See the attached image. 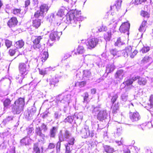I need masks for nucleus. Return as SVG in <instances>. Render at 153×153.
Returning <instances> with one entry per match:
<instances>
[{
    "label": "nucleus",
    "mask_w": 153,
    "mask_h": 153,
    "mask_svg": "<svg viewBox=\"0 0 153 153\" xmlns=\"http://www.w3.org/2000/svg\"><path fill=\"white\" fill-rule=\"evenodd\" d=\"M25 98L19 97L14 102L12 110L14 114H19L24 109L25 104Z\"/></svg>",
    "instance_id": "1"
},
{
    "label": "nucleus",
    "mask_w": 153,
    "mask_h": 153,
    "mask_svg": "<svg viewBox=\"0 0 153 153\" xmlns=\"http://www.w3.org/2000/svg\"><path fill=\"white\" fill-rule=\"evenodd\" d=\"M70 20H74V21H81L82 17L80 12L77 10H72L70 12L69 15Z\"/></svg>",
    "instance_id": "2"
},
{
    "label": "nucleus",
    "mask_w": 153,
    "mask_h": 153,
    "mask_svg": "<svg viewBox=\"0 0 153 153\" xmlns=\"http://www.w3.org/2000/svg\"><path fill=\"white\" fill-rule=\"evenodd\" d=\"M99 39L95 37L88 39L85 44L88 49H91L94 48L98 44Z\"/></svg>",
    "instance_id": "3"
},
{
    "label": "nucleus",
    "mask_w": 153,
    "mask_h": 153,
    "mask_svg": "<svg viewBox=\"0 0 153 153\" xmlns=\"http://www.w3.org/2000/svg\"><path fill=\"white\" fill-rule=\"evenodd\" d=\"M19 76L21 77L22 80L25 77V75L28 73L26 64L24 63H20L19 65Z\"/></svg>",
    "instance_id": "4"
},
{
    "label": "nucleus",
    "mask_w": 153,
    "mask_h": 153,
    "mask_svg": "<svg viewBox=\"0 0 153 153\" xmlns=\"http://www.w3.org/2000/svg\"><path fill=\"white\" fill-rule=\"evenodd\" d=\"M138 52L137 50L133 51L132 47L131 46H128L126 47L124 51V55L125 57H126L129 55L130 57L133 58L137 54Z\"/></svg>",
    "instance_id": "5"
},
{
    "label": "nucleus",
    "mask_w": 153,
    "mask_h": 153,
    "mask_svg": "<svg viewBox=\"0 0 153 153\" xmlns=\"http://www.w3.org/2000/svg\"><path fill=\"white\" fill-rule=\"evenodd\" d=\"M80 134L82 138H86L88 137H92L93 136V134L90 133L88 127L82 128L80 131Z\"/></svg>",
    "instance_id": "6"
},
{
    "label": "nucleus",
    "mask_w": 153,
    "mask_h": 153,
    "mask_svg": "<svg viewBox=\"0 0 153 153\" xmlns=\"http://www.w3.org/2000/svg\"><path fill=\"white\" fill-rule=\"evenodd\" d=\"M18 21L17 18L15 16L11 17L7 22V25L10 28L15 27L18 25Z\"/></svg>",
    "instance_id": "7"
},
{
    "label": "nucleus",
    "mask_w": 153,
    "mask_h": 153,
    "mask_svg": "<svg viewBox=\"0 0 153 153\" xmlns=\"http://www.w3.org/2000/svg\"><path fill=\"white\" fill-rule=\"evenodd\" d=\"M130 25L128 22L123 23L120 27L119 30L121 32L125 33L128 31Z\"/></svg>",
    "instance_id": "8"
},
{
    "label": "nucleus",
    "mask_w": 153,
    "mask_h": 153,
    "mask_svg": "<svg viewBox=\"0 0 153 153\" xmlns=\"http://www.w3.org/2000/svg\"><path fill=\"white\" fill-rule=\"evenodd\" d=\"M42 39L41 36H37L33 41V48L35 49L39 48L41 47L39 44L41 40Z\"/></svg>",
    "instance_id": "9"
},
{
    "label": "nucleus",
    "mask_w": 153,
    "mask_h": 153,
    "mask_svg": "<svg viewBox=\"0 0 153 153\" xmlns=\"http://www.w3.org/2000/svg\"><path fill=\"white\" fill-rule=\"evenodd\" d=\"M129 117L133 122L137 121L140 119V116L138 112H130Z\"/></svg>",
    "instance_id": "10"
},
{
    "label": "nucleus",
    "mask_w": 153,
    "mask_h": 153,
    "mask_svg": "<svg viewBox=\"0 0 153 153\" xmlns=\"http://www.w3.org/2000/svg\"><path fill=\"white\" fill-rule=\"evenodd\" d=\"M39 10L44 15L47 13L49 10V7L48 5L46 4H41L39 7Z\"/></svg>",
    "instance_id": "11"
},
{
    "label": "nucleus",
    "mask_w": 153,
    "mask_h": 153,
    "mask_svg": "<svg viewBox=\"0 0 153 153\" xmlns=\"http://www.w3.org/2000/svg\"><path fill=\"white\" fill-rule=\"evenodd\" d=\"M41 20L40 19H36L33 20L32 26L35 29H38L41 25Z\"/></svg>",
    "instance_id": "12"
},
{
    "label": "nucleus",
    "mask_w": 153,
    "mask_h": 153,
    "mask_svg": "<svg viewBox=\"0 0 153 153\" xmlns=\"http://www.w3.org/2000/svg\"><path fill=\"white\" fill-rule=\"evenodd\" d=\"M33 152L34 153H43V148L42 147L41 148L42 150L41 152L40 149L39 147L38 143H35L33 144Z\"/></svg>",
    "instance_id": "13"
},
{
    "label": "nucleus",
    "mask_w": 153,
    "mask_h": 153,
    "mask_svg": "<svg viewBox=\"0 0 153 153\" xmlns=\"http://www.w3.org/2000/svg\"><path fill=\"white\" fill-rule=\"evenodd\" d=\"M140 16L143 18V19H148L150 17V14L149 12L142 10L140 13Z\"/></svg>",
    "instance_id": "14"
},
{
    "label": "nucleus",
    "mask_w": 153,
    "mask_h": 153,
    "mask_svg": "<svg viewBox=\"0 0 153 153\" xmlns=\"http://www.w3.org/2000/svg\"><path fill=\"white\" fill-rule=\"evenodd\" d=\"M83 78L86 80H89V78L91 76V72L87 70L83 71Z\"/></svg>",
    "instance_id": "15"
},
{
    "label": "nucleus",
    "mask_w": 153,
    "mask_h": 153,
    "mask_svg": "<svg viewBox=\"0 0 153 153\" xmlns=\"http://www.w3.org/2000/svg\"><path fill=\"white\" fill-rule=\"evenodd\" d=\"M48 53L47 51H44L40 54V57L42 62H45L48 57Z\"/></svg>",
    "instance_id": "16"
},
{
    "label": "nucleus",
    "mask_w": 153,
    "mask_h": 153,
    "mask_svg": "<svg viewBox=\"0 0 153 153\" xmlns=\"http://www.w3.org/2000/svg\"><path fill=\"white\" fill-rule=\"evenodd\" d=\"M123 71L122 69L118 70L114 74V76L116 79H121L123 78Z\"/></svg>",
    "instance_id": "17"
},
{
    "label": "nucleus",
    "mask_w": 153,
    "mask_h": 153,
    "mask_svg": "<svg viewBox=\"0 0 153 153\" xmlns=\"http://www.w3.org/2000/svg\"><path fill=\"white\" fill-rule=\"evenodd\" d=\"M115 68V66L114 64H108L106 67V71L107 74L114 71Z\"/></svg>",
    "instance_id": "18"
},
{
    "label": "nucleus",
    "mask_w": 153,
    "mask_h": 153,
    "mask_svg": "<svg viewBox=\"0 0 153 153\" xmlns=\"http://www.w3.org/2000/svg\"><path fill=\"white\" fill-rule=\"evenodd\" d=\"M57 128L55 126L53 127L50 130V136L51 137L55 138V137Z\"/></svg>",
    "instance_id": "19"
},
{
    "label": "nucleus",
    "mask_w": 153,
    "mask_h": 153,
    "mask_svg": "<svg viewBox=\"0 0 153 153\" xmlns=\"http://www.w3.org/2000/svg\"><path fill=\"white\" fill-rule=\"evenodd\" d=\"M104 150L107 153H113L115 152L114 149L107 145L103 146Z\"/></svg>",
    "instance_id": "20"
},
{
    "label": "nucleus",
    "mask_w": 153,
    "mask_h": 153,
    "mask_svg": "<svg viewBox=\"0 0 153 153\" xmlns=\"http://www.w3.org/2000/svg\"><path fill=\"white\" fill-rule=\"evenodd\" d=\"M12 100L10 99L6 98L3 101V105L4 108H8L11 104Z\"/></svg>",
    "instance_id": "21"
},
{
    "label": "nucleus",
    "mask_w": 153,
    "mask_h": 153,
    "mask_svg": "<svg viewBox=\"0 0 153 153\" xmlns=\"http://www.w3.org/2000/svg\"><path fill=\"white\" fill-rule=\"evenodd\" d=\"M31 141V139L29 137H25L22 139L20 142L23 145H26L30 144Z\"/></svg>",
    "instance_id": "22"
},
{
    "label": "nucleus",
    "mask_w": 153,
    "mask_h": 153,
    "mask_svg": "<svg viewBox=\"0 0 153 153\" xmlns=\"http://www.w3.org/2000/svg\"><path fill=\"white\" fill-rule=\"evenodd\" d=\"M112 31L110 30L104 34V39L106 41H109L111 37Z\"/></svg>",
    "instance_id": "23"
},
{
    "label": "nucleus",
    "mask_w": 153,
    "mask_h": 153,
    "mask_svg": "<svg viewBox=\"0 0 153 153\" xmlns=\"http://www.w3.org/2000/svg\"><path fill=\"white\" fill-rule=\"evenodd\" d=\"M112 109V113L113 114H116L117 113V111L119 109V105L118 103L114 104L112 106L111 108Z\"/></svg>",
    "instance_id": "24"
},
{
    "label": "nucleus",
    "mask_w": 153,
    "mask_h": 153,
    "mask_svg": "<svg viewBox=\"0 0 153 153\" xmlns=\"http://www.w3.org/2000/svg\"><path fill=\"white\" fill-rule=\"evenodd\" d=\"M24 42L22 39L19 40L16 42V48H21L24 46Z\"/></svg>",
    "instance_id": "25"
},
{
    "label": "nucleus",
    "mask_w": 153,
    "mask_h": 153,
    "mask_svg": "<svg viewBox=\"0 0 153 153\" xmlns=\"http://www.w3.org/2000/svg\"><path fill=\"white\" fill-rule=\"evenodd\" d=\"M147 82L146 79L144 77H141L138 80L137 83L140 85H146Z\"/></svg>",
    "instance_id": "26"
},
{
    "label": "nucleus",
    "mask_w": 153,
    "mask_h": 153,
    "mask_svg": "<svg viewBox=\"0 0 153 153\" xmlns=\"http://www.w3.org/2000/svg\"><path fill=\"white\" fill-rule=\"evenodd\" d=\"M151 58L149 56L146 55L141 61L142 64H146L149 62L151 60Z\"/></svg>",
    "instance_id": "27"
},
{
    "label": "nucleus",
    "mask_w": 153,
    "mask_h": 153,
    "mask_svg": "<svg viewBox=\"0 0 153 153\" xmlns=\"http://www.w3.org/2000/svg\"><path fill=\"white\" fill-rule=\"evenodd\" d=\"M85 51V49L84 47L82 45H79L76 49V53L79 54H82Z\"/></svg>",
    "instance_id": "28"
},
{
    "label": "nucleus",
    "mask_w": 153,
    "mask_h": 153,
    "mask_svg": "<svg viewBox=\"0 0 153 153\" xmlns=\"http://www.w3.org/2000/svg\"><path fill=\"white\" fill-rule=\"evenodd\" d=\"M35 133L37 135L39 136L40 137H43L45 136L44 134L42 133V129H41L39 127L36 128L35 129Z\"/></svg>",
    "instance_id": "29"
},
{
    "label": "nucleus",
    "mask_w": 153,
    "mask_h": 153,
    "mask_svg": "<svg viewBox=\"0 0 153 153\" xmlns=\"http://www.w3.org/2000/svg\"><path fill=\"white\" fill-rule=\"evenodd\" d=\"M34 16L36 18H38L40 17H44V15L39 10H37L34 13Z\"/></svg>",
    "instance_id": "30"
},
{
    "label": "nucleus",
    "mask_w": 153,
    "mask_h": 153,
    "mask_svg": "<svg viewBox=\"0 0 153 153\" xmlns=\"http://www.w3.org/2000/svg\"><path fill=\"white\" fill-rule=\"evenodd\" d=\"M149 103L148 104V108H152L153 107V94H151L149 97Z\"/></svg>",
    "instance_id": "31"
},
{
    "label": "nucleus",
    "mask_w": 153,
    "mask_h": 153,
    "mask_svg": "<svg viewBox=\"0 0 153 153\" xmlns=\"http://www.w3.org/2000/svg\"><path fill=\"white\" fill-rule=\"evenodd\" d=\"M57 37V32H54L50 34V38L52 41L55 40Z\"/></svg>",
    "instance_id": "32"
},
{
    "label": "nucleus",
    "mask_w": 153,
    "mask_h": 153,
    "mask_svg": "<svg viewBox=\"0 0 153 153\" xmlns=\"http://www.w3.org/2000/svg\"><path fill=\"white\" fill-rule=\"evenodd\" d=\"M5 41V45L7 48H10L12 46V42L11 41L8 39H6Z\"/></svg>",
    "instance_id": "33"
},
{
    "label": "nucleus",
    "mask_w": 153,
    "mask_h": 153,
    "mask_svg": "<svg viewBox=\"0 0 153 153\" xmlns=\"http://www.w3.org/2000/svg\"><path fill=\"white\" fill-rule=\"evenodd\" d=\"M16 49L10 48L8 52V54L11 56H14L16 53Z\"/></svg>",
    "instance_id": "34"
},
{
    "label": "nucleus",
    "mask_w": 153,
    "mask_h": 153,
    "mask_svg": "<svg viewBox=\"0 0 153 153\" xmlns=\"http://www.w3.org/2000/svg\"><path fill=\"white\" fill-rule=\"evenodd\" d=\"M59 82L58 79L56 78H54L51 79L50 81V84L51 85H53L54 86L57 85H56Z\"/></svg>",
    "instance_id": "35"
},
{
    "label": "nucleus",
    "mask_w": 153,
    "mask_h": 153,
    "mask_svg": "<svg viewBox=\"0 0 153 153\" xmlns=\"http://www.w3.org/2000/svg\"><path fill=\"white\" fill-rule=\"evenodd\" d=\"M150 49V47H149L144 46L141 49L140 51L143 53H146L149 51Z\"/></svg>",
    "instance_id": "36"
},
{
    "label": "nucleus",
    "mask_w": 153,
    "mask_h": 153,
    "mask_svg": "<svg viewBox=\"0 0 153 153\" xmlns=\"http://www.w3.org/2000/svg\"><path fill=\"white\" fill-rule=\"evenodd\" d=\"M56 15H57L60 17L63 16L64 15V10L62 9H59L58 10L56 13Z\"/></svg>",
    "instance_id": "37"
},
{
    "label": "nucleus",
    "mask_w": 153,
    "mask_h": 153,
    "mask_svg": "<svg viewBox=\"0 0 153 153\" xmlns=\"http://www.w3.org/2000/svg\"><path fill=\"white\" fill-rule=\"evenodd\" d=\"M73 120L72 117L71 116L67 117L64 120V122L65 123H72Z\"/></svg>",
    "instance_id": "38"
},
{
    "label": "nucleus",
    "mask_w": 153,
    "mask_h": 153,
    "mask_svg": "<svg viewBox=\"0 0 153 153\" xmlns=\"http://www.w3.org/2000/svg\"><path fill=\"white\" fill-rule=\"evenodd\" d=\"M21 11L20 8H14L13 10L12 13L15 15H17L20 13Z\"/></svg>",
    "instance_id": "39"
},
{
    "label": "nucleus",
    "mask_w": 153,
    "mask_h": 153,
    "mask_svg": "<svg viewBox=\"0 0 153 153\" xmlns=\"http://www.w3.org/2000/svg\"><path fill=\"white\" fill-rule=\"evenodd\" d=\"M122 2L121 0H117L116 1L115 5L117 9H119L121 7Z\"/></svg>",
    "instance_id": "40"
},
{
    "label": "nucleus",
    "mask_w": 153,
    "mask_h": 153,
    "mask_svg": "<svg viewBox=\"0 0 153 153\" xmlns=\"http://www.w3.org/2000/svg\"><path fill=\"white\" fill-rule=\"evenodd\" d=\"M78 86L80 88L84 87L86 84V82L85 81L77 82Z\"/></svg>",
    "instance_id": "41"
},
{
    "label": "nucleus",
    "mask_w": 153,
    "mask_h": 153,
    "mask_svg": "<svg viewBox=\"0 0 153 153\" xmlns=\"http://www.w3.org/2000/svg\"><path fill=\"white\" fill-rule=\"evenodd\" d=\"M75 139L74 137H72L69 139L68 140V142L66 144L69 145L73 146L74 143Z\"/></svg>",
    "instance_id": "42"
},
{
    "label": "nucleus",
    "mask_w": 153,
    "mask_h": 153,
    "mask_svg": "<svg viewBox=\"0 0 153 153\" xmlns=\"http://www.w3.org/2000/svg\"><path fill=\"white\" fill-rule=\"evenodd\" d=\"M125 82L126 85L129 86L132 85L133 84V82L131 78H129L127 79Z\"/></svg>",
    "instance_id": "43"
},
{
    "label": "nucleus",
    "mask_w": 153,
    "mask_h": 153,
    "mask_svg": "<svg viewBox=\"0 0 153 153\" xmlns=\"http://www.w3.org/2000/svg\"><path fill=\"white\" fill-rule=\"evenodd\" d=\"M118 97L117 94L113 96L111 99V102L112 104H114L117 100Z\"/></svg>",
    "instance_id": "44"
},
{
    "label": "nucleus",
    "mask_w": 153,
    "mask_h": 153,
    "mask_svg": "<svg viewBox=\"0 0 153 153\" xmlns=\"http://www.w3.org/2000/svg\"><path fill=\"white\" fill-rule=\"evenodd\" d=\"M123 43L121 41V39L120 38H119L117 39V41L115 43V45L116 46H118L121 45L123 44Z\"/></svg>",
    "instance_id": "45"
},
{
    "label": "nucleus",
    "mask_w": 153,
    "mask_h": 153,
    "mask_svg": "<svg viewBox=\"0 0 153 153\" xmlns=\"http://www.w3.org/2000/svg\"><path fill=\"white\" fill-rule=\"evenodd\" d=\"M89 95L87 92H85L83 96L84 102H87L89 98Z\"/></svg>",
    "instance_id": "46"
},
{
    "label": "nucleus",
    "mask_w": 153,
    "mask_h": 153,
    "mask_svg": "<svg viewBox=\"0 0 153 153\" xmlns=\"http://www.w3.org/2000/svg\"><path fill=\"white\" fill-rule=\"evenodd\" d=\"M38 69L40 74L44 76L46 74V71L45 70L41 69L40 68H38Z\"/></svg>",
    "instance_id": "47"
},
{
    "label": "nucleus",
    "mask_w": 153,
    "mask_h": 153,
    "mask_svg": "<svg viewBox=\"0 0 153 153\" xmlns=\"http://www.w3.org/2000/svg\"><path fill=\"white\" fill-rule=\"evenodd\" d=\"M107 29V27L103 25H102L98 29V31L100 32H101L103 31H105Z\"/></svg>",
    "instance_id": "48"
},
{
    "label": "nucleus",
    "mask_w": 153,
    "mask_h": 153,
    "mask_svg": "<svg viewBox=\"0 0 153 153\" xmlns=\"http://www.w3.org/2000/svg\"><path fill=\"white\" fill-rule=\"evenodd\" d=\"M104 117L103 114L101 113H99L98 114L97 116V119L100 120H101L103 119Z\"/></svg>",
    "instance_id": "49"
},
{
    "label": "nucleus",
    "mask_w": 153,
    "mask_h": 153,
    "mask_svg": "<svg viewBox=\"0 0 153 153\" xmlns=\"http://www.w3.org/2000/svg\"><path fill=\"white\" fill-rule=\"evenodd\" d=\"M149 20H148V19H146V20L143 19L140 25L143 26H144L146 27L147 24V22H149Z\"/></svg>",
    "instance_id": "50"
},
{
    "label": "nucleus",
    "mask_w": 153,
    "mask_h": 153,
    "mask_svg": "<svg viewBox=\"0 0 153 153\" xmlns=\"http://www.w3.org/2000/svg\"><path fill=\"white\" fill-rule=\"evenodd\" d=\"M65 152L72 151V146L71 147L69 145L66 144L65 145Z\"/></svg>",
    "instance_id": "51"
},
{
    "label": "nucleus",
    "mask_w": 153,
    "mask_h": 153,
    "mask_svg": "<svg viewBox=\"0 0 153 153\" xmlns=\"http://www.w3.org/2000/svg\"><path fill=\"white\" fill-rule=\"evenodd\" d=\"M147 0H135V3L137 4H140L143 2H144Z\"/></svg>",
    "instance_id": "52"
},
{
    "label": "nucleus",
    "mask_w": 153,
    "mask_h": 153,
    "mask_svg": "<svg viewBox=\"0 0 153 153\" xmlns=\"http://www.w3.org/2000/svg\"><path fill=\"white\" fill-rule=\"evenodd\" d=\"M30 4V0H26L25 1V7H27Z\"/></svg>",
    "instance_id": "53"
},
{
    "label": "nucleus",
    "mask_w": 153,
    "mask_h": 153,
    "mask_svg": "<svg viewBox=\"0 0 153 153\" xmlns=\"http://www.w3.org/2000/svg\"><path fill=\"white\" fill-rule=\"evenodd\" d=\"M41 127L42 129L44 131H46L48 129V128L46 125L44 123L42 124Z\"/></svg>",
    "instance_id": "54"
},
{
    "label": "nucleus",
    "mask_w": 153,
    "mask_h": 153,
    "mask_svg": "<svg viewBox=\"0 0 153 153\" xmlns=\"http://www.w3.org/2000/svg\"><path fill=\"white\" fill-rule=\"evenodd\" d=\"M146 30V27L143 26L141 25H140L139 30L140 31L143 32L145 31Z\"/></svg>",
    "instance_id": "55"
},
{
    "label": "nucleus",
    "mask_w": 153,
    "mask_h": 153,
    "mask_svg": "<svg viewBox=\"0 0 153 153\" xmlns=\"http://www.w3.org/2000/svg\"><path fill=\"white\" fill-rule=\"evenodd\" d=\"M70 133L67 130H65V137L66 139L69 138Z\"/></svg>",
    "instance_id": "56"
},
{
    "label": "nucleus",
    "mask_w": 153,
    "mask_h": 153,
    "mask_svg": "<svg viewBox=\"0 0 153 153\" xmlns=\"http://www.w3.org/2000/svg\"><path fill=\"white\" fill-rule=\"evenodd\" d=\"M55 147V145L54 143H51L49 144L48 146V149H53Z\"/></svg>",
    "instance_id": "57"
},
{
    "label": "nucleus",
    "mask_w": 153,
    "mask_h": 153,
    "mask_svg": "<svg viewBox=\"0 0 153 153\" xmlns=\"http://www.w3.org/2000/svg\"><path fill=\"white\" fill-rule=\"evenodd\" d=\"M140 76H134L133 77L131 78V79L134 82L140 79Z\"/></svg>",
    "instance_id": "58"
},
{
    "label": "nucleus",
    "mask_w": 153,
    "mask_h": 153,
    "mask_svg": "<svg viewBox=\"0 0 153 153\" xmlns=\"http://www.w3.org/2000/svg\"><path fill=\"white\" fill-rule=\"evenodd\" d=\"M140 76H134L133 77L131 78V79L134 82L140 79Z\"/></svg>",
    "instance_id": "59"
},
{
    "label": "nucleus",
    "mask_w": 153,
    "mask_h": 153,
    "mask_svg": "<svg viewBox=\"0 0 153 153\" xmlns=\"http://www.w3.org/2000/svg\"><path fill=\"white\" fill-rule=\"evenodd\" d=\"M110 53L114 56H115L117 55L116 51L113 49L110 50Z\"/></svg>",
    "instance_id": "60"
},
{
    "label": "nucleus",
    "mask_w": 153,
    "mask_h": 153,
    "mask_svg": "<svg viewBox=\"0 0 153 153\" xmlns=\"http://www.w3.org/2000/svg\"><path fill=\"white\" fill-rule=\"evenodd\" d=\"M60 146H61V141H59L57 143L56 148L57 149H59V150H60Z\"/></svg>",
    "instance_id": "61"
},
{
    "label": "nucleus",
    "mask_w": 153,
    "mask_h": 153,
    "mask_svg": "<svg viewBox=\"0 0 153 153\" xmlns=\"http://www.w3.org/2000/svg\"><path fill=\"white\" fill-rule=\"evenodd\" d=\"M91 94H95L96 92V89L94 88L91 89Z\"/></svg>",
    "instance_id": "62"
},
{
    "label": "nucleus",
    "mask_w": 153,
    "mask_h": 153,
    "mask_svg": "<svg viewBox=\"0 0 153 153\" xmlns=\"http://www.w3.org/2000/svg\"><path fill=\"white\" fill-rule=\"evenodd\" d=\"M113 25V27H114V29H115V28L116 26V24L114 22L112 21V22L110 24V25Z\"/></svg>",
    "instance_id": "63"
},
{
    "label": "nucleus",
    "mask_w": 153,
    "mask_h": 153,
    "mask_svg": "<svg viewBox=\"0 0 153 153\" xmlns=\"http://www.w3.org/2000/svg\"><path fill=\"white\" fill-rule=\"evenodd\" d=\"M124 153H131L129 149H126L124 150Z\"/></svg>",
    "instance_id": "64"
}]
</instances>
